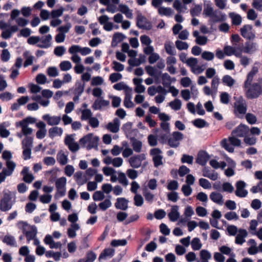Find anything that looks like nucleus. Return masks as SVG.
<instances>
[{"instance_id":"nucleus-1","label":"nucleus","mask_w":262,"mask_h":262,"mask_svg":"<svg viewBox=\"0 0 262 262\" xmlns=\"http://www.w3.org/2000/svg\"><path fill=\"white\" fill-rule=\"evenodd\" d=\"M262 95V78L258 82H254L250 85L246 92V97L249 99H254Z\"/></svg>"},{"instance_id":"nucleus-2","label":"nucleus","mask_w":262,"mask_h":262,"mask_svg":"<svg viewBox=\"0 0 262 262\" xmlns=\"http://www.w3.org/2000/svg\"><path fill=\"white\" fill-rule=\"evenodd\" d=\"M13 204L11 192L4 193L0 200V210L3 212L8 211L12 208Z\"/></svg>"},{"instance_id":"nucleus-3","label":"nucleus","mask_w":262,"mask_h":262,"mask_svg":"<svg viewBox=\"0 0 262 262\" xmlns=\"http://www.w3.org/2000/svg\"><path fill=\"white\" fill-rule=\"evenodd\" d=\"M137 26L139 29L150 30L152 29V26L151 23L148 20L146 17L142 15V14H139L137 17Z\"/></svg>"},{"instance_id":"nucleus-4","label":"nucleus","mask_w":262,"mask_h":262,"mask_svg":"<svg viewBox=\"0 0 262 262\" xmlns=\"http://www.w3.org/2000/svg\"><path fill=\"white\" fill-rule=\"evenodd\" d=\"M249 132V127L245 124H240L232 132V135L238 137H245Z\"/></svg>"},{"instance_id":"nucleus-5","label":"nucleus","mask_w":262,"mask_h":262,"mask_svg":"<svg viewBox=\"0 0 262 262\" xmlns=\"http://www.w3.org/2000/svg\"><path fill=\"white\" fill-rule=\"evenodd\" d=\"M252 26L251 25H245L241 28V35L247 39H252L255 37L254 33L252 32Z\"/></svg>"},{"instance_id":"nucleus-6","label":"nucleus","mask_w":262,"mask_h":262,"mask_svg":"<svg viewBox=\"0 0 262 262\" xmlns=\"http://www.w3.org/2000/svg\"><path fill=\"white\" fill-rule=\"evenodd\" d=\"M246 184L243 181H238L236 183L235 195L239 198L246 197L248 194V191L244 189Z\"/></svg>"},{"instance_id":"nucleus-7","label":"nucleus","mask_w":262,"mask_h":262,"mask_svg":"<svg viewBox=\"0 0 262 262\" xmlns=\"http://www.w3.org/2000/svg\"><path fill=\"white\" fill-rule=\"evenodd\" d=\"M210 158V156L207 151L201 150L198 153L195 162L202 166H205Z\"/></svg>"},{"instance_id":"nucleus-8","label":"nucleus","mask_w":262,"mask_h":262,"mask_svg":"<svg viewBox=\"0 0 262 262\" xmlns=\"http://www.w3.org/2000/svg\"><path fill=\"white\" fill-rule=\"evenodd\" d=\"M236 111L240 114H245L247 111V104L243 97H239L234 103Z\"/></svg>"},{"instance_id":"nucleus-9","label":"nucleus","mask_w":262,"mask_h":262,"mask_svg":"<svg viewBox=\"0 0 262 262\" xmlns=\"http://www.w3.org/2000/svg\"><path fill=\"white\" fill-rule=\"evenodd\" d=\"M145 159V155L140 154L130 157L129 159V162L133 168H138L141 166L142 161Z\"/></svg>"},{"instance_id":"nucleus-10","label":"nucleus","mask_w":262,"mask_h":262,"mask_svg":"<svg viewBox=\"0 0 262 262\" xmlns=\"http://www.w3.org/2000/svg\"><path fill=\"white\" fill-rule=\"evenodd\" d=\"M180 140V132H174L172 135H170L167 143L171 147H176L179 144Z\"/></svg>"},{"instance_id":"nucleus-11","label":"nucleus","mask_w":262,"mask_h":262,"mask_svg":"<svg viewBox=\"0 0 262 262\" xmlns=\"http://www.w3.org/2000/svg\"><path fill=\"white\" fill-rule=\"evenodd\" d=\"M52 39V35L50 34L46 35V36H42L40 38L41 43L37 44L36 46L38 48L42 49H47L51 46V40Z\"/></svg>"},{"instance_id":"nucleus-12","label":"nucleus","mask_w":262,"mask_h":262,"mask_svg":"<svg viewBox=\"0 0 262 262\" xmlns=\"http://www.w3.org/2000/svg\"><path fill=\"white\" fill-rule=\"evenodd\" d=\"M42 118L43 120L47 121L48 125L51 126L58 125L61 120L60 116H53L51 117L48 114L43 115Z\"/></svg>"},{"instance_id":"nucleus-13","label":"nucleus","mask_w":262,"mask_h":262,"mask_svg":"<svg viewBox=\"0 0 262 262\" xmlns=\"http://www.w3.org/2000/svg\"><path fill=\"white\" fill-rule=\"evenodd\" d=\"M154 133L157 135L158 139L160 143L164 144L167 143V140L170 136V131L166 132L163 130H159L158 131L154 130Z\"/></svg>"},{"instance_id":"nucleus-14","label":"nucleus","mask_w":262,"mask_h":262,"mask_svg":"<svg viewBox=\"0 0 262 262\" xmlns=\"http://www.w3.org/2000/svg\"><path fill=\"white\" fill-rule=\"evenodd\" d=\"M128 200L125 198H118L115 203L116 209L126 210L128 208Z\"/></svg>"},{"instance_id":"nucleus-15","label":"nucleus","mask_w":262,"mask_h":262,"mask_svg":"<svg viewBox=\"0 0 262 262\" xmlns=\"http://www.w3.org/2000/svg\"><path fill=\"white\" fill-rule=\"evenodd\" d=\"M30 231H25L24 229L23 230V233L25 234L28 243L34 238L37 233V227L35 225L30 226Z\"/></svg>"},{"instance_id":"nucleus-16","label":"nucleus","mask_w":262,"mask_h":262,"mask_svg":"<svg viewBox=\"0 0 262 262\" xmlns=\"http://www.w3.org/2000/svg\"><path fill=\"white\" fill-rule=\"evenodd\" d=\"M132 122H127V123L124 124L122 127V129L124 132L127 138H129L130 136H133L132 133L138 132L137 129H132Z\"/></svg>"},{"instance_id":"nucleus-17","label":"nucleus","mask_w":262,"mask_h":262,"mask_svg":"<svg viewBox=\"0 0 262 262\" xmlns=\"http://www.w3.org/2000/svg\"><path fill=\"white\" fill-rule=\"evenodd\" d=\"M120 122L118 118L114 119L113 122H109L107 125V128L113 133H116L119 130Z\"/></svg>"},{"instance_id":"nucleus-18","label":"nucleus","mask_w":262,"mask_h":262,"mask_svg":"<svg viewBox=\"0 0 262 262\" xmlns=\"http://www.w3.org/2000/svg\"><path fill=\"white\" fill-rule=\"evenodd\" d=\"M179 206L177 205L172 206L170 212L168 213L169 219L171 222H176L180 217V213L178 211Z\"/></svg>"},{"instance_id":"nucleus-19","label":"nucleus","mask_w":262,"mask_h":262,"mask_svg":"<svg viewBox=\"0 0 262 262\" xmlns=\"http://www.w3.org/2000/svg\"><path fill=\"white\" fill-rule=\"evenodd\" d=\"M248 233L246 230L240 229L238 230V234L236 236L235 243L237 245H242L245 242V238L247 236Z\"/></svg>"},{"instance_id":"nucleus-20","label":"nucleus","mask_w":262,"mask_h":262,"mask_svg":"<svg viewBox=\"0 0 262 262\" xmlns=\"http://www.w3.org/2000/svg\"><path fill=\"white\" fill-rule=\"evenodd\" d=\"M126 36L123 33L120 32L115 33L112 38V41L111 42V46L113 48L116 47L118 44L123 41Z\"/></svg>"},{"instance_id":"nucleus-21","label":"nucleus","mask_w":262,"mask_h":262,"mask_svg":"<svg viewBox=\"0 0 262 262\" xmlns=\"http://www.w3.org/2000/svg\"><path fill=\"white\" fill-rule=\"evenodd\" d=\"M257 50V44L255 42L246 41L245 46L243 49L245 53L251 54Z\"/></svg>"},{"instance_id":"nucleus-22","label":"nucleus","mask_w":262,"mask_h":262,"mask_svg":"<svg viewBox=\"0 0 262 262\" xmlns=\"http://www.w3.org/2000/svg\"><path fill=\"white\" fill-rule=\"evenodd\" d=\"M110 102L108 100H105L102 99H97L95 100L92 105V108L94 110H100L102 106H107L109 105Z\"/></svg>"},{"instance_id":"nucleus-23","label":"nucleus","mask_w":262,"mask_h":262,"mask_svg":"<svg viewBox=\"0 0 262 262\" xmlns=\"http://www.w3.org/2000/svg\"><path fill=\"white\" fill-rule=\"evenodd\" d=\"M130 139V143L133 150L136 152H140L141 150L142 143L141 141L137 139L133 136L128 138Z\"/></svg>"},{"instance_id":"nucleus-24","label":"nucleus","mask_w":262,"mask_h":262,"mask_svg":"<svg viewBox=\"0 0 262 262\" xmlns=\"http://www.w3.org/2000/svg\"><path fill=\"white\" fill-rule=\"evenodd\" d=\"M200 256L201 260L196 259V262H208V260L211 258V253L205 249L200 251Z\"/></svg>"},{"instance_id":"nucleus-25","label":"nucleus","mask_w":262,"mask_h":262,"mask_svg":"<svg viewBox=\"0 0 262 262\" xmlns=\"http://www.w3.org/2000/svg\"><path fill=\"white\" fill-rule=\"evenodd\" d=\"M75 85L73 94L82 95L84 91L85 83L81 80H77Z\"/></svg>"},{"instance_id":"nucleus-26","label":"nucleus","mask_w":262,"mask_h":262,"mask_svg":"<svg viewBox=\"0 0 262 262\" xmlns=\"http://www.w3.org/2000/svg\"><path fill=\"white\" fill-rule=\"evenodd\" d=\"M115 254V250L113 248H105L101 253L99 256V260L105 259L106 257H112Z\"/></svg>"},{"instance_id":"nucleus-27","label":"nucleus","mask_w":262,"mask_h":262,"mask_svg":"<svg viewBox=\"0 0 262 262\" xmlns=\"http://www.w3.org/2000/svg\"><path fill=\"white\" fill-rule=\"evenodd\" d=\"M210 199L213 202L219 205H222L223 203V195L219 192H212L210 194Z\"/></svg>"},{"instance_id":"nucleus-28","label":"nucleus","mask_w":262,"mask_h":262,"mask_svg":"<svg viewBox=\"0 0 262 262\" xmlns=\"http://www.w3.org/2000/svg\"><path fill=\"white\" fill-rule=\"evenodd\" d=\"M63 130L61 128L57 126L53 127L49 129V136L53 139L56 136H61Z\"/></svg>"},{"instance_id":"nucleus-29","label":"nucleus","mask_w":262,"mask_h":262,"mask_svg":"<svg viewBox=\"0 0 262 262\" xmlns=\"http://www.w3.org/2000/svg\"><path fill=\"white\" fill-rule=\"evenodd\" d=\"M164 48L166 53L170 55H174L176 51L173 45V43L171 41H167L164 44Z\"/></svg>"},{"instance_id":"nucleus-30","label":"nucleus","mask_w":262,"mask_h":262,"mask_svg":"<svg viewBox=\"0 0 262 262\" xmlns=\"http://www.w3.org/2000/svg\"><path fill=\"white\" fill-rule=\"evenodd\" d=\"M193 125L198 128L208 127L209 124L205 120L201 118L195 119L192 121Z\"/></svg>"},{"instance_id":"nucleus-31","label":"nucleus","mask_w":262,"mask_h":262,"mask_svg":"<svg viewBox=\"0 0 262 262\" xmlns=\"http://www.w3.org/2000/svg\"><path fill=\"white\" fill-rule=\"evenodd\" d=\"M74 177L77 184L80 186L83 185L88 181V179L86 178L82 179V172L81 171H77L74 174Z\"/></svg>"},{"instance_id":"nucleus-32","label":"nucleus","mask_w":262,"mask_h":262,"mask_svg":"<svg viewBox=\"0 0 262 262\" xmlns=\"http://www.w3.org/2000/svg\"><path fill=\"white\" fill-rule=\"evenodd\" d=\"M204 13L207 16L214 17L215 18L214 21H222V19H220L219 16L214 14L213 8L210 6H208L204 8Z\"/></svg>"},{"instance_id":"nucleus-33","label":"nucleus","mask_w":262,"mask_h":262,"mask_svg":"<svg viewBox=\"0 0 262 262\" xmlns=\"http://www.w3.org/2000/svg\"><path fill=\"white\" fill-rule=\"evenodd\" d=\"M3 242L8 246L16 247V243L15 237L11 235H6L3 239Z\"/></svg>"},{"instance_id":"nucleus-34","label":"nucleus","mask_w":262,"mask_h":262,"mask_svg":"<svg viewBox=\"0 0 262 262\" xmlns=\"http://www.w3.org/2000/svg\"><path fill=\"white\" fill-rule=\"evenodd\" d=\"M33 139L30 136L25 137L22 140V148H32L33 146Z\"/></svg>"},{"instance_id":"nucleus-35","label":"nucleus","mask_w":262,"mask_h":262,"mask_svg":"<svg viewBox=\"0 0 262 262\" xmlns=\"http://www.w3.org/2000/svg\"><path fill=\"white\" fill-rule=\"evenodd\" d=\"M145 69L147 73L150 76L158 78L161 73V72L158 73L157 70L150 66H146Z\"/></svg>"},{"instance_id":"nucleus-36","label":"nucleus","mask_w":262,"mask_h":262,"mask_svg":"<svg viewBox=\"0 0 262 262\" xmlns=\"http://www.w3.org/2000/svg\"><path fill=\"white\" fill-rule=\"evenodd\" d=\"M6 166L7 168H4L3 169L5 170L9 176H11L16 167V164L13 161L8 160L6 162Z\"/></svg>"},{"instance_id":"nucleus-37","label":"nucleus","mask_w":262,"mask_h":262,"mask_svg":"<svg viewBox=\"0 0 262 262\" xmlns=\"http://www.w3.org/2000/svg\"><path fill=\"white\" fill-rule=\"evenodd\" d=\"M108 199L104 200L103 202L99 204V207L103 211L106 210L112 206V203L110 201L111 195L108 196Z\"/></svg>"},{"instance_id":"nucleus-38","label":"nucleus","mask_w":262,"mask_h":262,"mask_svg":"<svg viewBox=\"0 0 262 262\" xmlns=\"http://www.w3.org/2000/svg\"><path fill=\"white\" fill-rule=\"evenodd\" d=\"M67 179L64 177H61L57 179L55 182V186L57 189L66 188Z\"/></svg>"},{"instance_id":"nucleus-39","label":"nucleus","mask_w":262,"mask_h":262,"mask_svg":"<svg viewBox=\"0 0 262 262\" xmlns=\"http://www.w3.org/2000/svg\"><path fill=\"white\" fill-rule=\"evenodd\" d=\"M230 17L232 19V24L235 26L239 25L242 21V17L239 14H230Z\"/></svg>"},{"instance_id":"nucleus-40","label":"nucleus","mask_w":262,"mask_h":262,"mask_svg":"<svg viewBox=\"0 0 262 262\" xmlns=\"http://www.w3.org/2000/svg\"><path fill=\"white\" fill-rule=\"evenodd\" d=\"M191 245L192 249L194 251L200 250L202 246L201 241L198 237H194L192 239L191 242Z\"/></svg>"},{"instance_id":"nucleus-41","label":"nucleus","mask_w":262,"mask_h":262,"mask_svg":"<svg viewBox=\"0 0 262 262\" xmlns=\"http://www.w3.org/2000/svg\"><path fill=\"white\" fill-rule=\"evenodd\" d=\"M173 7L178 11L175 16V20L177 23L180 22V0H175L173 4Z\"/></svg>"},{"instance_id":"nucleus-42","label":"nucleus","mask_w":262,"mask_h":262,"mask_svg":"<svg viewBox=\"0 0 262 262\" xmlns=\"http://www.w3.org/2000/svg\"><path fill=\"white\" fill-rule=\"evenodd\" d=\"M222 82L224 84L231 87L234 84L235 81L230 75H226L223 76Z\"/></svg>"},{"instance_id":"nucleus-43","label":"nucleus","mask_w":262,"mask_h":262,"mask_svg":"<svg viewBox=\"0 0 262 262\" xmlns=\"http://www.w3.org/2000/svg\"><path fill=\"white\" fill-rule=\"evenodd\" d=\"M162 84L164 87L169 86L171 83V77L167 73H165L162 74Z\"/></svg>"},{"instance_id":"nucleus-44","label":"nucleus","mask_w":262,"mask_h":262,"mask_svg":"<svg viewBox=\"0 0 262 262\" xmlns=\"http://www.w3.org/2000/svg\"><path fill=\"white\" fill-rule=\"evenodd\" d=\"M9 124H0V136L2 138H7L10 135V132L5 128Z\"/></svg>"},{"instance_id":"nucleus-45","label":"nucleus","mask_w":262,"mask_h":262,"mask_svg":"<svg viewBox=\"0 0 262 262\" xmlns=\"http://www.w3.org/2000/svg\"><path fill=\"white\" fill-rule=\"evenodd\" d=\"M59 67L61 71H67L72 68V64L69 61H63L60 63Z\"/></svg>"},{"instance_id":"nucleus-46","label":"nucleus","mask_w":262,"mask_h":262,"mask_svg":"<svg viewBox=\"0 0 262 262\" xmlns=\"http://www.w3.org/2000/svg\"><path fill=\"white\" fill-rule=\"evenodd\" d=\"M134 205L136 206H141L143 203L144 200L142 195L140 194H136L134 197Z\"/></svg>"},{"instance_id":"nucleus-47","label":"nucleus","mask_w":262,"mask_h":262,"mask_svg":"<svg viewBox=\"0 0 262 262\" xmlns=\"http://www.w3.org/2000/svg\"><path fill=\"white\" fill-rule=\"evenodd\" d=\"M126 244L127 241L125 239H113L111 243V245L115 247L119 246H125Z\"/></svg>"},{"instance_id":"nucleus-48","label":"nucleus","mask_w":262,"mask_h":262,"mask_svg":"<svg viewBox=\"0 0 262 262\" xmlns=\"http://www.w3.org/2000/svg\"><path fill=\"white\" fill-rule=\"evenodd\" d=\"M186 63L191 68L192 72H194V67L196 66L198 63V59L194 57L189 58L186 60Z\"/></svg>"},{"instance_id":"nucleus-49","label":"nucleus","mask_w":262,"mask_h":262,"mask_svg":"<svg viewBox=\"0 0 262 262\" xmlns=\"http://www.w3.org/2000/svg\"><path fill=\"white\" fill-rule=\"evenodd\" d=\"M222 146L228 152L232 153L234 152V148L233 146L228 143L226 139H224L222 141Z\"/></svg>"},{"instance_id":"nucleus-50","label":"nucleus","mask_w":262,"mask_h":262,"mask_svg":"<svg viewBox=\"0 0 262 262\" xmlns=\"http://www.w3.org/2000/svg\"><path fill=\"white\" fill-rule=\"evenodd\" d=\"M159 13L161 15L169 16L172 13V10L170 8L160 7L158 9Z\"/></svg>"},{"instance_id":"nucleus-51","label":"nucleus","mask_w":262,"mask_h":262,"mask_svg":"<svg viewBox=\"0 0 262 262\" xmlns=\"http://www.w3.org/2000/svg\"><path fill=\"white\" fill-rule=\"evenodd\" d=\"M122 78V75L119 73H113L110 75L109 80L112 83H115Z\"/></svg>"},{"instance_id":"nucleus-52","label":"nucleus","mask_w":262,"mask_h":262,"mask_svg":"<svg viewBox=\"0 0 262 262\" xmlns=\"http://www.w3.org/2000/svg\"><path fill=\"white\" fill-rule=\"evenodd\" d=\"M193 157L192 156L183 154L181 157V163L192 164L193 163Z\"/></svg>"},{"instance_id":"nucleus-53","label":"nucleus","mask_w":262,"mask_h":262,"mask_svg":"<svg viewBox=\"0 0 262 262\" xmlns=\"http://www.w3.org/2000/svg\"><path fill=\"white\" fill-rule=\"evenodd\" d=\"M93 134L92 133L88 134V135L83 136L79 140V143L81 145L85 146L87 143H89L92 140Z\"/></svg>"},{"instance_id":"nucleus-54","label":"nucleus","mask_w":262,"mask_h":262,"mask_svg":"<svg viewBox=\"0 0 262 262\" xmlns=\"http://www.w3.org/2000/svg\"><path fill=\"white\" fill-rule=\"evenodd\" d=\"M147 139L148 144L150 146H155L157 145V140L158 139L156 134V136L151 134L149 135L148 136Z\"/></svg>"},{"instance_id":"nucleus-55","label":"nucleus","mask_w":262,"mask_h":262,"mask_svg":"<svg viewBox=\"0 0 262 262\" xmlns=\"http://www.w3.org/2000/svg\"><path fill=\"white\" fill-rule=\"evenodd\" d=\"M105 198V195L103 192L101 191H95L93 195V199L95 201H99L103 200Z\"/></svg>"},{"instance_id":"nucleus-56","label":"nucleus","mask_w":262,"mask_h":262,"mask_svg":"<svg viewBox=\"0 0 262 262\" xmlns=\"http://www.w3.org/2000/svg\"><path fill=\"white\" fill-rule=\"evenodd\" d=\"M199 185L204 189H209L211 185L209 181L204 178H200L199 180Z\"/></svg>"},{"instance_id":"nucleus-57","label":"nucleus","mask_w":262,"mask_h":262,"mask_svg":"<svg viewBox=\"0 0 262 262\" xmlns=\"http://www.w3.org/2000/svg\"><path fill=\"white\" fill-rule=\"evenodd\" d=\"M57 160L61 165H64L68 162V157L64 154H59L58 153L57 156Z\"/></svg>"},{"instance_id":"nucleus-58","label":"nucleus","mask_w":262,"mask_h":262,"mask_svg":"<svg viewBox=\"0 0 262 262\" xmlns=\"http://www.w3.org/2000/svg\"><path fill=\"white\" fill-rule=\"evenodd\" d=\"M72 25L70 23H67L66 25L64 26H61L59 27L57 29V31L60 33H63V34H65L66 33H68L70 30V29L71 28Z\"/></svg>"},{"instance_id":"nucleus-59","label":"nucleus","mask_w":262,"mask_h":262,"mask_svg":"<svg viewBox=\"0 0 262 262\" xmlns=\"http://www.w3.org/2000/svg\"><path fill=\"white\" fill-rule=\"evenodd\" d=\"M92 112L90 109H84L81 112V118L82 120H86L92 117Z\"/></svg>"},{"instance_id":"nucleus-60","label":"nucleus","mask_w":262,"mask_h":262,"mask_svg":"<svg viewBox=\"0 0 262 262\" xmlns=\"http://www.w3.org/2000/svg\"><path fill=\"white\" fill-rule=\"evenodd\" d=\"M47 74L50 76L55 77L58 75V72L57 69L55 67H49L47 71Z\"/></svg>"},{"instance_id":"nucleus-61","label":"nucleus","mask_w":262,"mask_h":262,"mask_svg":"<svg viewBox=\"0 0 262 262\" xmlns=\"http://www.w3.org/2000/svg\"><path fill=\"white\" fill-rule=\"evenodd\" d=\"M99 138L98 136H95L90 142H89V144L88 146V149H90L92 148L97 147L98 143L99 141Z\"/></svg>"},{"instance_id":"nucleus-62","label":"nucleus","mask_w":262,"mask_h":262,"mask_svg":"<svg viewBox=\"0 0 262 262\" xmlns=\"http://www.w3.org/2000/svg\"><path fill=\"white\" fill-rule=\"evenodd\" d=\"M202 11V6L199 5H195L190 10V14L192 16H198Z\"/></svg>"},{"instance_id":"nucleus-63","label":"nucleus","mask_w":262,"mask_h":262,"mask_svg":"<svg viewBox=\"0 0 262 262\" xmlns=\"http://www.w3.org/2000/svg\"><path fill=\"white\" fill-rule=\"evenodd\" d=\"M202 57L205 60L210 61L214 58V55L212 52L204 51L202 54Z\"/></svg>"},{"instance_id":"nucleus-64","label":"nucleus","mask_w":262,"mask_h":262,"mask_svg":"<svg viewBox=\"0 0 262 262\" xmlns=\"http://www.w3.org/2000/svg\"><path fill=\"white\" fill-rule=\"evenodd\" d=\"M166 212L161 209H158L155 212V217L157 220H161L166 216Z\"/></svg>"}]
</instances>
